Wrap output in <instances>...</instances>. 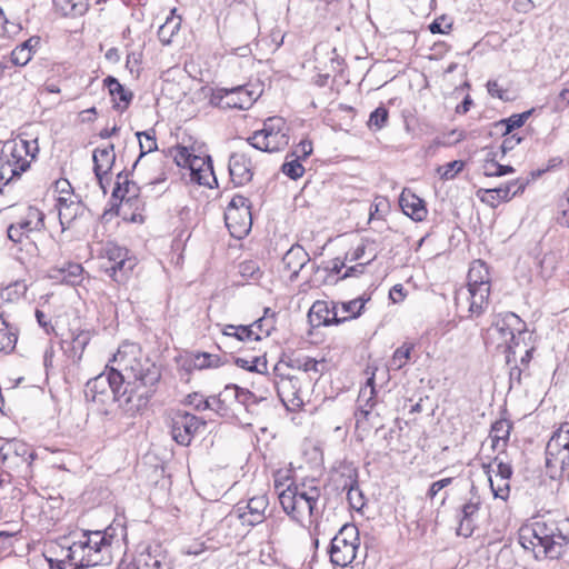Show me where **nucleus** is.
<instances>
[{
  "instance_id": "15",
  "label": "nucleus",
  "mask_w": 569,
  "mask_h": 569,
  "mask_svg": "<svg viewBox=\"0 0 569 569\" xmlns=\"http://www.w3.org/2000/svg\"><path fill=\"white\" fill-rule=\"evenodd\" d=\"M279 367H274V371L278 372ZM274 379V388L277 390L278 397L282 401L284 406H300L302 403V399L299 396L300 392V381L296 377H284L282 375L276 373Z\"/></svg>"
},
{
  "instance_id": "28",
  "label": "nucleus",
  "mask_w": 569,
  "mask_h": 569,
  "mask_svg": "<svg viewBox=\"0 0 569 569\" xmlns=\"http://www.w3.org/2000/svg\"><path fill=\"white\" fill-rule=\"evenodd\" d=\"M231 393L236 401L243 406L244 410H251L252 407H268L266 398H258L254 393L247 389L239 388L238 386H227L224 395Z\"/></svg>"
},
{
  "instance_id": "61",
  "label": "nucleus",
  "mask_w": 569,
  "mask_h": 569,
  "mask_svg": "<svg viewBox=\"0 0 569 569\" xmlns=\"http://www.w3.org/2000/svg\"><path fill=\"white\" fill-rule=\"evenodd\" d=\"M250 326H252V329L256 330L260 335V337L262 335L269 336L270 335V330L273 328L272 322L268 323V320L264 317L258 319L257 321H254Z\"/></svg>"
},
{
  "instance_id": "31",
  "label": "nucleus",
  "mask_w": 569,
  "mask_h": 569,
  "mask_svg": "<svg viewBox=\"0 0 569 569\" xmlns=\"http://www.w3.org/2000/svg\"><path fill=\"white\" fill-rule=\"evenodd\" d=\"M491 287L490 273L487 264L481 260H475L468 272L467 288Z\"/></svg>"
},
{
  "instance_id": "48",
  "label": "nucleus",
  "mask_w": 569,
  "mask_h": 569,
  "mask_svg": "<svg viewBox=\"0 0 569 569\" xmlns=\"http://www.w3.org/2000/svg\"><path fill=\"white\" fill-rule=\"evenodd\" d=\"M531 113L532 110H528L522 113L512 114L508 119L502 120L501 122L506 126L505 134H509L513 129L522 127Z\"/></svg>"
},
{
  "instance_id": "34",
  "label": "nucleus",
  "mask_w": 569,
  "mask_h": 569,
  "mask_svg": "<svg viewBox=\"0 0 569 569\" xmlns=\"http://www.w3.org/2000/svg\"><path fill=\"white\" fill-rule=\"evenodd\" d=\"M18 341V330L0 315V351L11 352Z\"/></svg>"
},
{
  "instance_id": "50",
  "label": "nucleus",
  "mask_w": 569,
  "mask_h": 569,
  "mask_svg": "<svg viewBox=\"0 0 569 569\" xmlns=\"http://www.w3.org/2000/svg\"><path fill=\"white\" fill-rule=\"evenodd\" d=\"M371 410L369 407H359L358 410L355 412L356 418V429L359 432L362 430L363 432L369 430L368 422L371 417Z\"/></svg>"
},
{
  "instance_id": "56",
  "label": "nucleus",
  "mask_w": 569,
  "mask_h": 569,
  "mask_svg": "<svg viewBox=\"0 0 569 569\" xmlns=\"http://www.w3.org/2000/svg\"><path fill=\"white\" fill-rule=\"evenodd\" d=\"M312 142L310 140H302L300 143L296 147V149L292 151L291 154H289L287 158H297L299 160L308 158L312 153Z\"/></svg>"
},
{
  "instance_id": "55",
  "label": "nucleus",
  "mask_w": 569,
  "mask_h": 569,
  "mask_svg": "<svg viewBox=\"0 0 569 569\" xmlns=\"http://www.w3.org/2000/svg\"><path fill=\"white\" fill-rule=\"evenodd\" d=\"M219 358L217 356L203 352L194 357V367L199 369L217 367Z\"/></svg>"
},
{
  "instance_id": "45",
  "label": "nucleus",
  "mask_w": 569,
  "mask_h": 569,
  "mask_svg": "<svg viewBox=\"0 0 569 569\" xmlns=\"http://www.w3.org/2000/svg\"><path fill=\"white\" fill-rule=\"evenodd\" d=\"M34 231L44 227V214L38 208L29 207L26 217L22 218Z\"/></svg>"
},
{
  "instance_id": "64",
  "label": "nucleus",
  "mask_w": 569,
  "mask_h": 569,
  "mask_svg": "<svg viewBox=\"0 0 569 569\" xmlns=\"http://www.w3.org/2000/svg\"><path fill=\"white\" fill-rule=\"evenodd\" d=\"M512 7L517 12L529 13L536 8V4L532 0H515Z\"/></svg>"
},
{
  "instance_id": "35",
  "label": "nucleus",
  "mask_w": 569,
  "mask_h": 569,
  "mask_svg": "<svg viewBox=\"0 0 569 569\" xmlns=\"http://www.w3.org/2000/svg\"><path fill=\"white\" fill-rule=\"evenodd\" d=\"M56 9L66 17L83 16L88 8V0H53Z\"/></svg>"
},
{
  "instance_id": "5",
  "label": "nucleus",
  "mask_w": 569,
  "mask_h": 569,
  "mask_svg": "<svg viewBox=\"0 0 569 569\" xmlns=\"http://www.w3.org/2000/svg\"><path fill=\"white\" fill-rule=\"evenodd\" d=\"M112 537L106 532L86 531L69 547L68 558L77 568H89L111 562Z\"/></svg>"
},
{
  "instance_id": "2",
  "label": "nucleus",
  "mask_w": 569,
  "mask_h": 569,
  "mask_svg": "<svg viewBox=\"0 0 569 569\" xmlns=\"http://www.w3.org/2000/svg\"><path fill=\"white\" fill-rule=\"evenodd\" d=\"M568 520L557 521L550 517H540L531 526L520 529L519 543L530 550L535 558L558 559L568 543L566 530Z\"/></svg>"
},
{
  "instance_id": "29",
  "label": "nucleus",
  "mask_w": 569,
  "mask_h": 569,
  "mask_svg": "<svg viewBox=\"0 0 569 569\" xmlns=\"http://www.w3.org/2000/svg\"><path fill=\"white\" fill-rule=\"evenodd\" d=\"M138 565L141 569H172L171 562L159 548L139 553Z\"/></svg>"
},
{
  "instance_id": "9",
  "label": "nucleus",
  "mask_w": 569,
  "mask_h": 569,
  "mask_svg": "<svg viewBox=\"0 0 569 569\" xmlns=\"http://www.w3.org/2000/svg\"><path fill=\"white\" fill-rule=\"evenodd\" d=\"M359 532L356 526L345 525L332 538L329 549L330 561L337 567H347L357 555Z\"/></svg>"
},
{
  "instance_id": "19",
  "label": "nucleus",
  "mask_w": 569,
  "mask_h": 569,
  "mask_svg": "<svg viewBox=\"0 0 569 569\" xmlns=\"http://www.w3.org/2000/svg\"><path fill=\"white\" fill-rule=\"evenodd\" d=\"M224 220L231 236L238 239L248 234L252 224L251 211H246L243 208L241 211L227 208L224 212Z\"/></svg>"
},
{
  "instance_id": "49",
  "label": "nucleus",
  "mask_w": 569,
  "mask_h": 569,
  "mask_svg": "<svg viewBox=\"0 0 569 569\" xmlns=\"http://www.w3.org/2000/svg\"><path fill=\"white\" fill-rule=\"evenodd\" d=\"M388 120V110L383 107H379L373 110L369 117L368 126L369 128H375L377 130L382 129Z\"/></svg>"
},
{
  "instance_id": "54",
  "label": "nucleus",
  "mask_w": 569,
  "mask_h": 569,
  "mask_svg": "<svg viewBox=\"0 0 569 569\" xmlns=\"http://www.w3.org/2000/svg\"><path fill=\"white\" fill-rule=\"evenodd\" d=\"M463 162L460 160H455L446 163L445 166L438 169L441 178L452 179L458 172H460L463 168Z\"/></svg>"
},
{
  "instance_id": "26",
  "label": "nucleus",
  "mask_w": 569,
  "mask_h": 569,
  "mask_svg": "<svg viewBox=\"0 0 569 569\" xmlns=\"http://www.w3.org/2000/svg\"><path fill=\"white\" fill-rule=\"evenodd\" d=\"M103 83L108 88L109 93L114 101V108L120 111H124L129 107L133 98V93L111 76H108L103 80Z\"/></svg>"
},
{
  "instance_id": "1",
  "label": "nucleus",
  "mask_w": 569,
  "mask_h": 569,
  "mask_svg": "<svg viewBox=\"0 0 569 569\" xmlns=\"http://www.w3.org/2000/svg\"><path fill=\"white\" fill-rule=\"evenodd\" d=\"M112 366L86 383L84 397L101 413L118 402L128 415L143 410L161 378L159 367L132 342L122 343L111 359Z\"/></svg>"
},
{
  "instance_id": "3",
  "label": "nucleus",
  "mask_w": 569,
  "mask_h": 569,
  "mask_svg": "<svg viewBox=\"0 0 569 569\" xmlns=\"http://www.w3.org/2000/svg\"><path fill=\"white\" fill-rule=\"evenodd\" d=\"M274 480L280 506L284 513L296 523L306 527L312 525L322 515L320 499L321 487L316 480L291 482L284 489Z\"/></svg>"
},
{
  "instance_id": "17",
  "label": "nucleus",
  "mask_w": 569,
  "mask_h": 569,
  "mask_svg": "<svg viewBox=\"0 0 569 569\" xmlns=\"http://www.w3.org/2000/svg\"><path fill=\"white\" fill-rule=\"evenodd\" d=\"M93 159V171L99 181L103 192H106L104 177L112 169L116 161L114 146L112 143L107 144L103 148H97L92 154Z\"/></svg>"
},
{
  "instance_id": "47",
  "label": "nucleus",
  "mask_w": 569,
  "mask_h": 569,
  "mask_svg": "<svg viewBox=\"0 0 569 569\" xmlns=\"http://www.w3.org/2000/svg\"><path fill=\"white\" fill-rule=\"evenodd\" d=\"M282 172L292 180H297L301 178L305 173V168L300 163V160L297 158H292L291 160H287L282 167Z\"/></svg>"
},
{
  "instance_id": "12",
  "label": "nucleus",
  "mask_w": 569,
  "mask_h": 569,
  "mask_svg": "<svg viewBox=\"0 0 569 569\" xmlns=\"http://www.w3.org/2000/svg\"><path fill=\"white\" fill-rule=\"evenodd\" d=\"M206 422L189 412H177L171 419L172 439L181 446H189L194 435Z\"/></svg>"
},
{
  "instance_id": "23",
  "label": "nucleus",
  "mask_w": 569,
  "mask_h": 569,
  "mask_svg": "<svg viewBox=\"0 0 569 569\" xmlns=\"http://www.w3.org/2000/svg\"><path fill=\"white\" fill-rule=\"evenodd\" d=\"M399 204L403 213L415 221H422L427 217L425 201L408 189L402 190Z\"/></svg>"
},
{
  "instance_id": "18",
  "label": "nucleus",
  "mask_w": 569,
  "mask_h": 569,
  "mask_svg": "<svg viewBox=\"0 0 569 569\" xmlns=\"http://www.w3.org/2000/svg\"><path fill=\"white\" fill-rule=\"evenodd\" d=\"M481 507V498H468L461 506L460 521L457 533L463 537H470L476 528Z\"/></svg>"
},
{
  "instance_id": "59",
  "label": "nucleus",
  "mask_w": 569,
  "mask_h": 569,
  "mask_svg": "<svg viewBox=\"0 0 569 569\" xmlns=\"http://www.w3.org/2000/svg\"><path fill=\"white\" fill-rule=\"evenodd\" d=\"M451 482H452V478H443L438 481H435L433 483H431V486L427 492V497L430 499H433L439 493V491H441L443 488L451 485Z\"/></svg>"
},
{
  "instance_id": "52",
  "label": "nucleus",
  "mask_w": 569,
  "mask_h": 569,
  "mask_svg": "<svg viewBox=\"0 0 569 569\" xmlns=\"http://www.w3.org/2000/svg\"><path fill=\"white\" fill-rule=\"evenodd\" d=\"M239 272L243 278L258 279L261 276L260 267L256 261H243L239 264Z\"/></svg>"
},
{
  "instance_id": "42",
  "label": "nucleus",
  "mask_w": 569,
  "mask_h": 569,
  "mask_svg": "<svg viewBox=\"0 0 569 569\" xmlns=\"http://www.w3.org/2000/svg\"><path fill=\"white\" fill-rule=\"evenodd\" d=\"M368 299H365L363 297H359L357 299L350 300L348 302L341 303V309L345 313H349V317L341 318L342 321H346L348 319H355L361 315L362 309L365 308L366 302Z\"/></svg>"
},
{
  "instance_id": "46",
  "label": "nucleus",
  "mask_w": 569,
  "mask_h": 569,
  "mask_svg": "<svg viewBox=\"0 0 569 569\" xmlns=\"http://www.w3.org/2000/svg\"><path fill=\"white\" fill-rule=\"evenodd\" d=\"M186 403L193 407L197 411L208 410V408H214L216 400L204 398L198 392H193L187 396Z\"/></svg>"
},
{
  "instance_id": "16",
  "label": "nucleus",
  "mask_w": 569,
  "mask_h": 569,
  "mask_svg": "<svg viewBox=\"0 0 569 569\" xmlns=\"http://www.w3.org/2000/svg\"><path fill=\"white\" fill-rule=\"evenodd\" d=\"M57 207L59 211V221L62 230H66L71 223L80 216L84 213V206L73 194V192H67V197H59L57 200Z\"/></svg>"
},
{
  "instance_id": "41",
  "label": "nucleus",
  "mask_w": 569,
  "mask_h": 569,
  "mask_svg": "<svg viewBox=\"0 0 569 569\" xmlns=\"http://www.w3.org/2000/svg\"><path fill=\"white\" fill-rule=\"evenodd\" d=\"M234 363L239 368L246 369L248 371H256V372L261 373L264 370H267V361L266 360L261 361V358L258 356H254L250 359L244 358V357H237L234 359Z\"/></svg>"
},
{
  "instance_id": "62",
  "label": "nucleus",
  "mask_w": 569,
  "mask_h": 569,
  "mask_svg": "<svg viewBox=\"0 0 569 569\" xmlns=\"http://www.w3.org/2000/svg\"><path fill=\"white\" fill-rule=\"evenodd\" d=\"M227 208H232L237 211H241L243 208L246 211H251L249 200L240 194L234 196Z\"/></svg>"
},
{
  "instance_id": "13",
  "label": "nucleus",
  "mask_w": 569,
  "mask_h": 569,
  "mask_svg": "<svg viewBox=\"0 0 569 569\" xmlns=\"http://www.w3.org/2000/svg\"><path fill=\"white\" fill-rule=\"evenodd\" d=\"M269 505L266 495L253 496L247 502H238L232 510L243 525L256 526L263 521Z\"/></svg>"
},
{
  "instance_id": "51",
  "label": "nucleus",
  "mask_w": 569,
  "mask_h": 569,
  "mask_svg": "<svg viewBox=\"0 0 569 569\" xmlns=\"http://www.w3.org/2000/svg\"><path fill=\"white\" fill-rule=\"evenodd\" d=\"M347 498L353 509L360 510L365 506L362 491L359 489L357 483L349 487Z\"/></svg>"
},
{
  "instance_id": "22",
  "label": "nucleus",
  "mask_w": 569,
  "mask_h": 569,
  "mask_svg": "<svg viewBox=\"0 0 569 569\" xmlns=\"http://www.w3.org/2000/svg\"><path fill=\"white\" fill-rule=\"evenodd\" d=\"M308 318L312 327L342 322L341 318L338 317L336 307L330 308L326 301H316L309 310Z\"/></svg>"
},
{
  "instance_id": "33",
  "label": "nucleus",
  "mask_w": 569,
  "mask_h": 569,
  "mask_svg": "<svg viewBox=\"0 0 569 569\" xmlns=\"http://www.w3.org/2000/svg\"><path fill=\"white\" fill-rule=\"evenodd\" d=\"M177 9L170 11V16L167 17L166 21L159 27L158 37L162 44L168 46L172 42V39L178 34L182 19L180 16H176Z\"/></svg>"
},
{
  "instance_id": "20",
  "label": "nucleus",
  "mask_w": 569,
  "mask_h": 569,
  "mask_svg": "<svg viewBox=\"0 0 569 569\" xmlns=\"http://www.w3.org/2000/svg\"><path fill=\"white\" fill-rule=\"evenodd\" d=\"M229 173L236 186H243L251 181L253 173L251 160L240 152L232 153L229 158Z\"/></svg>"
},
{
  "instance_id": "30",
  "label": "nucleus",
  "mask_w": 569,
  "mask_h": 569,
  "mask_svg": "<svg viewBox=\"0 0 569 569\" xmlns=\"http://www.w3.org/2000/svg\"><path fill=\"white\" fill-rule=\"evenodd\" d=\"M83 268L80 263L68 262L62 267L52 270V278L60 279L61 281L78 286L82 281Z\"/></svg>"
},
{
  "instance_id": "37",
  "label": "nucleus",
  "mask_w": 569,
  "mask_h": 569,
  "mask_svg": "<svg viewBox=\"0 0 569 569\" xmlns=\"http://www.w3.org/2000/svg\"><path fill=\"white\" fill-rule=\"evenodd\" d=\"M357 402L359 407H369L370 409L376 406L375 375L368 378L366 386L360 389Z\"/></svg>"
},
{
  "instance_id": "43",
  "label": "nucleus",
  "mask_w": 569,
  "mask_h": 569,
  "mask_svg": "<svg viewBox=\"0 0 569 569\" xmlns=\"http://www.w3.org/2000/svg\"><path fill=\"white\" fill-rule=\"evenodd\" d=\"M190 179L200 186L212 187L211 182H217L212 164H207L199 172L190 173Z\"/></svg>"
},
{
  "instance_id": "63",
  "label": "nucleus",
  "mask_w": 569,
  "mask_h": 569,
  "mask_svg": "<svg viewBox=\"0 0 569 569\" xmlns=\"http://www.w3.org/2000/svg\"><path fill=\"white\" fill-rule=\"evenodd\" d=\"M499 163L495 161L493 158L486 159L482 164V172L486 177H499L498 174Z\"/></svg>"
},
{
  "instance_id": "24",
  "label": "nucleus",
  "mask_w": 569,
  "mask_h": 569,
  "mask_svg": "<svg viewBox=\"0 0 569 569\" xmlns=\"http://www.w3.org/2000/svg\"><path fill=\"white\" fill-rule=\"evenodd\" d=\"M308 252L299 244L292 246L283 256L282 263L291 272L290 280H296L300 270L309 261Z\"/></svg>"
},
{
  "instance_id": "11",
  "label": "nucleus",
  "mask_w": 569,
  "mask_h": 569,
  "mask_svg": "<svg viewBox=\"0 0 569 569\" xmlns=\"http://www.w3.org/2000/svg\"><path fill=\"white\" fill-rule=\"evenodd\" d=\"M490 287L461 288L456 292L455 301L458 309L468 311V317L481 316L489 303Z\"/></svg>"
},
{
  "instance_id": "39",
  "label": "nucleus",
  "mask_w": 569,
  "mask_h": 569,
  "mask_svg": "<svg viewBox=\"0 0 569 569\" xmlns=\"http://www.w3.org/2000/svg\"><path fill=\"white\" fill-rule=\"evenodd\" d=\"M34 230L23 220L21 219L17 223H12L8 227V238L14 242H21L23 237H28L29 233Z\"/></svg>"
},
{
  "instance_id": "38",
  "label": "nucleus",
  "mask_w": 569,
  "mask_h": 569,
  "mask_svg": "<svg viewBox=\"0 0 569 569\" xmlns=\"http://www.w3.org/2000/svg\"><path fill=\"white\" fill-rule=\"evenodd\" d=\"M510 430L511 423L507 419H500L492 423L490 430V438L492 440V445L496 447L500 440L506 442L509 438Z\"/></svg>"
},
{
  "instance_id": "6",
  "label": "nucleus",
  "mask_w": 569,
  "mask_h": 569,
  "mask_svg": "<svg viewBox=\"0 0 569 569\" xmlns=\"http://www.w3.org/2000/svg\"><path fill=\"white\" fill-rule=\"evenodd\" d=\"M136 136L139 140L140 154L132 164V172L143 186L163 182L167 179L164 171L166 157L157 156L143 160L144 156L158 149L154 131H138Z\"/></svg>"
},
{
  "instance_id": "40",
  "label": "nucleus",
  "mask_w": 569,
  "mask_h": 569,
  "mask_svg": "<svg viewBox=\"0 0 569 569\" xmlns=\"http://www.w3.org/2000/svg\"><path fill=\"white\" fill-rule=\"evenodd\" d=\"M412 346L408 343H403L399 348H397L392 355L390 360V368L395 370H399L406 366L408 360L410 359Z\"/></svg>"
},
{
  "instance_id": "32",
  "label": "nucleus",
  "mask_w": 569,
  "mask_h": 569,
  "mask_svg": "<svg viewBox=\"0 0 569 569\" xmlns=\"http://www.w3.org/2000/svg\"><path fill=\"white\" fill-rule=\"evenodd\" d=\"M39 44V38H29L17 46L10 54L11 62L18 67H24L34 53V48Z\"/></svg>"
},
{
  "instance_id": "25",
  "label": "nucleus",
  "mask_w": 569,
  "mask_h": 569,
  "mask_svg": "<svg viewBox=\"0 0 569 569\" xmlns=\"http://www.w3.org/2000/svg\"><path fill=\"white\" fill-rule=\"evenodd\" d=\"M221 333L220 345L224 347L229 346V339H236L239 342L260 340V335L252 329V326L224 325L221 328Z\"/></svg>"
},
{
  "instance_id": "44",
  "label": "nucleus",
  "mask_w": 569,
  "mask_h": 569,
  "mask_svg": "<svg viewBox=\"0 0 569 569\" xmlns=\"http://www.w3.org/2000/svg\"><path fill=\"white\" fill-rule=\"evenodd\" d=\"M510 479H502V478H492L489 476V482L492 490V493L496 498H500L502 500H506L509 497L510 492Z\"/></svg>"
},
{
  "instance_id": "60",
  "label": "nucleus",
  "mask_w": 569,
  "mask_h": 569,
  "mask_svg": "<svg viewBox=\"0 0 569 569\" xmlns=\"http://www.w3.org/2000/svg\"><path fill=\"white\" fill-rule=\"evenodd\" d=\"M189 169L190 173L199 172L200 169H202L207 164H212L210 157L201 158L193 156L192 158H189Z\"/></svg>"
},
{
  "instance_id": "14",
  "label": "nucleus",
  "mask_w": 569,
  "mask_h": 569,
  "mask_svg": "<svg viewBox=\"0 0 569 569\" xmlns=\"http://www.w3.org/2000/svg\"><path fill=\"white\" fill-rule=\"evenodd\" d=\"M262 93L260 84H246L227 89L228 109L248 110Z\"/></svg>"
},
{
  "instance_id": "53",
  "label": "nucleus",
  "mask_w": 569,
  "mask_h": 569,
  "mask_svg": "<svg viewBox=\"0 0 569 569\" xmlns=\"http://www.w3.org/2000/svg\"><path fill=\"white\" fill-rule=\"evenodd\" d=\"M211 93L209 96V103L212 107L221 108V109H228L227 102V89L226 88H218V89H210Z\"/></svg>"
},
{
  "instance_id": "7",
  "label": "nucleus",
  "mask_w": 569,
  "mask_h": 569,
  "mask_svg": "<svg viewBox=\"0 0 569 569\" xmlns=\"http://www.w3.org/2000/svg\"><path fill=\"white\" fill-rule=\"evenodd\" d=\"M546 469L551 479L569 476V422L553 431L546 446Z\"/></svg>"
},
{
  "instance_id": "10",
  "label": "nucleus",
  "mask_w": 569,
  "mask_h": 569,
  "mask_svg": "<svg viewBox=\"0 0 569 569\" xmlns=\"http://www.w3.org/2000/svg\"><path fill=\"white\" fill-rule=\"evenodd\" d=\"M490 332L498 335L499 346L505 345L508 350H512L519 346V339L527 332V329L519 316L513 312H505L495 317Z\"/></svg>"
},
{
  "instance_id": "21",
  "label": "nucleus",
  "mask_w": 569,
  "mask_h": 569,
  "mask_svg": "<svg viewBox=\"0 0 569 569\" xmlns=\"http://www.w3.org/2000/svg\"><path fill=\"white\" fill-rule=\"evenodd\" d=\"M104 256L110 262L107 271L116 274L117 271H130L134 267V260L128 258V250L116 243H107L104 247Z\"/></svg>"
},
{
  "instance_id": "57",
  "label": "nucleus",
  "mask_w": 569,
  "mask_h": 569,
  "mask_svg": "<svg viewBox=\"0 0 569 569\" xmlns=\"http://www.w3.org/2000/svg\"><path fill=\"white\" fill-rule=\"evenodd\" d=\"M377 258V253L373 252L371 257L363 263H357L355 266H351L347 268L346 272L342 274L341 279H347L350 277H357L359 274H362L365 272V268L367 264L372 262Z\"/></svg>"
},
{
  "instance_id": "27",
  "label": "nucleus",
  "mask_w": 569,
  "mask_h": 569,
  "mask_svg": "<svg viewBox=\"0 0 569 569\" xmlns=\"http://www.w3.org/2000/svg\"><path fill=\"white\" fill-rule=\"evenodd\" d=\"M139 190L138 181L130 180L129 172L121 171L117 174L112 197L120 200H130L139 196Z\"/></svg>"
},
{
  "instance_id": "36",
  "label": "nucleus",
  "mask_w": 569,
  "mask_h": 569,
  "mask_svg": "<svg viewBox=\"0 0 569 569\" xmlns=\"http://www.w3.org/2000/svg\"><path fill=\"white\" fill-rule=\"evenodd\" d=\"M526 186V181L518 179L488 191L495 192L498 200L508 201L512 197L523 192Z\"/></svg>"
},
{
  "instance_id": "4",
  "label": "nucleus",
  "mask_w": 569,
  "mask_h": 569,
  "mask_svg": "<svg viewBox=\"0 0 569 569\" xmlns=\"http://www.w3.org/2000/svg\"><path fill=\"white\" fill-rule=\"evenodd\" d=\"M39 152L37 139H27L23 134L7 140L0 153V181L8 184L30 168Z\"/></svg>"
},
{
  "instance_id": "58",
  "label": "nucleus",
  "mask_w": 569,
  "mask_h": 569,
  "mask_svg": "<svg viewBox=\"0 0 569 569\" xmlns=\"http://www.w3.org/2000/svg\"><path fill=\"white\" fill-rule=\"evenodd\" d=\"M451 28V23L447 21L446 17H440L430 23L429 30L431 33H446Z\"/></svg>"
},
{
  "instance_id": "8",
  "label": "nucleus",
  "mask_w": 569,
  "mask_h": 569,
  "mask_svg": "<svg viewBox=\"0 0 569 569\" xmlns=\"http://www.w3.org/2000/svg\"><path fill=\"white\" fill-rule=\"evenodd\" d=\"M248 143L263 152H278L289 144V127L281 117H270L262 129L256 130L247 139Z\"/></svg>"
}]
</instances>
